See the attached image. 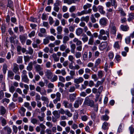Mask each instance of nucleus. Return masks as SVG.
<instances>
[{"label": "nucleus", "instance_id": "nucleus-1", "mask_svg": "<svg viewBox=\"0 0 134 134\" xmlns=\"http://www.w3.org/2000/svg\"><path fill=\"white\" fill-rule=\"evenodd\" d=\"M99 33L98 36V38L100 40L105 41L107 40V37H109V31H105L104 29H101L99 31Z\"/></svg>", "mask_w": 134, "mask_h": 134}, {"label": "nucleus", "instance_id": "nucleus-2", "mask_svg": "<svg viewBox=\"0 0 134 134\" xmlns=\"http://www.w3.org/2000/svg\"><path fill=\"white\" fill-rule=\"evenodd\" d=\"M83 105H86L93 107L94 106V102L93 100H90L88 97H86L85 98Z\"/></svg>", "mask_w": 134, "mask_h": 134}, {"label": "nucleus", "instance_id": "nucleus-3", "mask_svg": "<svg viewBox=\"0 0 134 134\" xmlns=\"http://www.w3.org/2000/svg\"><path fill=\"white\" fill-rule=\"evenodd\" d=\"M83 99L80 97H78L75 100L74 104V107L75 108H78L79 105H81L83 101Z\"/></svg>", "mask_w": 134, "mask_h": 134}, {"label": "nucleus", "instance_id": "nucleus-4", "mask_svg": "<svg viewBox=\"0 0 134 134\" xmlns=\"http://www.w3.org/2000/svg\"><path fill=\"white\" fill-rule=\"evenodd\" d=\"M109 27L110 29L111 33L114 35L115 36L117 30L113 23H110Z\"/></svg>", "mask_w": 134, "mask_h": 134}, {"label": "nucleus", "instance_id": "nucleus-5", "mask_svg": "<svg viewBox=\"0 0 134 134\" xmlns=\"http://www.w3.org/2000/svg\"><path fill=\"white\" fill-rule=\"evenodd\" d=\"M108 22V20L106 18L104 17L101 18L99 20L100 25L103 27L106 26Z\"/></svg>", "mask_w": 134, "mask_h": 134}, {"label": "nucleus", "instance_id": "nucleus-6", "mask_svg": "<svg viewBox=\"0 0 134 134\" xmlns=\"http://www.w3.org/2000/svg\"><path fill=\"white\" fill-rule=\"evenodd\" d=\"M56 98L53 100V102L55 104L57 103L58 102H59L61 100V94L59 92H57L55 94Z\"/></svg>", "mask_w": 134, "mask_h": 134}, {"label": "nucleus", "instance_id": "nucleus-7", "mask_svg": "<svg viewBox=\"0 0 134 134\" xmlns=\"http://www.w3.org/2000/svg\"><path fill=\"white\" fill-rule=\"evenodd\" d=\"M45 74L47 78L49 79H51L53 76V73L49 70H47L45 72Z\"/></svg>", "mask_w": 134, "mask_h": 134}, {"label": "nucleus", "instance_id": "nucleus-8", "mask_svg": "<svg viewBox=\"0 0 134 134\" xmlns=\"http://www.w3.org/2000/svg\"><path fill=\"white\" fill-rule=\"evenodd\" d=\"M60 1H57L56 3L54 4V10L57 12H58L59 10V5Z\"/></svg>", "mask_w": 134, "mask_h": 134}, {"label": "nucleus", "instance_id": "nucleus-9", "mask_svg": "<svg viewBox=\"0 0 134 134\" xmlns=\"http://www.w3.org/2000/svg\"><path fill=\"white\" fill-rule=\"evenodd\" d=\"M84 81L83 78L82 77H79L78 78L74 79V83L77 84H79L80 83H82Z\"/></svg>", "mask_w": 134, "mask_h": 134}, {"label": "nucleus", "instance_id": "nucleus-10", "mask_svg": "<svg viewBox=\"0 0 134 134\" xmlns=\"http://www.w3.org/2000/svg\"><path fill=\"white\" fill-rule=\"evenodd\" d=\"M19 66L15 63H14L13 64V71L15 73H16L17 72L19 71Z\"/></svg>", "mask_w": 134, "mask_h": 134}, {"label": "nucleus", "instance_id": "nucleus-11", "mask_svg": "<svg viewBox=\"0 0 134 134\" xmlns=\"http://www.w3.org/2000/svg\"><path fill=\"white\" fill-rule=\"evenodd\" d=\"M22 81L26 83H28L29 82V80L28 79L27 75H21Z\"/></svg>", "mask_w": 134, "mask_h": 134}, {"label": "nucleus", "instance_id": "nucleus-12", "mask_svg": "<svg viewBox=\"0 0 134 134\" xmlns=\"http://www.w3.org/2000/svg\"><path fill=\"white\" fill-rule=\"evenodd\" d=\"M98 8L99 11L101 14L104 15L105 14V11L104 10V8L102 6L99 5Z\"/></svg>", "mask_w": 134, "mask_h": 134}, {"label": "nucleus", "instance_id": "nucleus-13", "mask_svg": "<svg viewBox=\"0 0 134 134\" xmlns=\"http://www.w3.org/2000/svg\"><path fill=\"white\" fill-rule=\"evenodd\" d=\"M83 32V30L82 28H79L76 30V33L77 36H80L82 34Z\"/></svg>", "mask_w": 134, "mask_h": 134}, {"label": "nucleus", "instance_id": "nucleus-14", "mask_svg": "<svg viewBox=\"0 0 134 134\" xmlns=\"http://www.w3.org/2000/svg\"><path fill=\"white\" fill-rule=\"evenodd\" d=\"M82 36L83 37L81 40L84 43L87 42L88 40V37L87 35L85 33L82 34Z\"/></svg>", "mask_w": 134, "mask_h": 134}, {"label": "nucleus", "instance_id": "nucleus-15", "mask_svg": "<svg viewBox=\"0 0 134 134\" xmlns=\"http://www.w3.org/2000/svg\"><path fill=\"white\" fill-rule=\"evenodd\" d=\"M41 99L42 100L44 101L46 104H48L49 102V99L47 97L43 96H42L41 97Z\"/></svg>", "mask_w": 134, "mask_h": 134}, {"label": "nucleus", "instance_id": "nucleus-16", "mask_svg": "<svg viewBox=\"0 0 134 134\" xmlns=\"http://www.w3.org/2000/svg\"><path fill=\"white\" fill-rule=\"evenodd\" d=\"M33 63L32 62H30L28 64V66L26 67L27 70L29 71H31L33 68Z\"/></svg>", "mask_w": 134, "mask_h": 134}, {"label": "nucleus", "instance_id": "nucleus-17", "mask_svg": "<svg viewBox=\"0 0 134 134\" xmlns=\"http://www.w3.org/2000/svg\"><path fill=\"white\" fill-rule=\"evenodd\" d=\"M3 129L4 131L7 132V134H10L11 133L12 131V129L8 126H5Z\"/></svg>", "mask_w": 134, "mask_h": 134}, {"label": "nucleus", "instance_id": "nucleus-18", "mask_svg": "<svg viewBox=\"0 0 134 134\" xmlns=\"http://www.w3.org/2000/svg\"><path fill=\"white\" fill-rule=\"evenodd\" d=\"M71 48V51L72 53L74 54L75 52V50L76 48V44L74 43L71 44L70 46Z\"/></svg>", "mask_w": 134, "mask_h": 134}, {"label": "nucleus", "instance_id": "nucleus-19", "mask_svg": "<svg viewBox=\"0 0 134 134\" xmlns=\"http://www.w3.org/2000/svg\"><path fill=\"white\" fill-rule=\"evenodd\" d=\"M76 93L71 94L69 96V98L71 102L74 101L76 98Z\"/></svg>", "mask_w": 134, "mask_h": 134}, {"label": "nucleus", "instance_id": "nucleus-20", "mask_svg": "<svg viewBox=\"0 0 134 134\" xmlns=\"http://www.w3.org/2000/svg\"><path fill=\"white\" fill-rule=\"evenodd\" d=\"M107 44L106 42H104L101 44L100 46V48L101 50L105 49L107 46Z\"/></svg>", "mask_w": 134, "mask_h": 134}, {"label": "nucleus", "instance_id": "nucleus-21", "mask_svg": "<svg viewBox=\"0 0 134 134\" xmlns=\"http://www.w3.org/2000/svg\"><path fill=\"white\" fill-rule=\"evenodd\" d=\"M0 120L2 123V125L3 126H4L6 125L7 124L6 120L3 117L1 116L0 117Z\"/></svg>", "mask_w": 134, "mask_h": 134}, {"label": "nucleus", "instance_id": "nucleus-22", "mask_svg": "<svg viewBox=\"0 0 134 134\" xmlns=\"http://www.w3.org/2000/svg\"><path fill=\"white\" fill-rule=\"evenodd\" d=\"M52 56L55 62H57L59 61V58L57 57V55L56 54L53 53L52 55Z\"/></svg>", "mask_w": 134, "mask_h": 134}, {"label": "nucleus", "instance_id": "nucleus-23", "mask_svg": "<svg viewBox=\"0 0 134 134\" xmlns=\"http://www.w3.org/2000/svg\"><path fill=\"white\" fill-rule=\"evenodd\" d=\"M57 34H62L63 31V28L61 26H58L57 27Z\"/></svg>", "mask_w": 134, "mask_h": 134}, {"label": "nucleus", "instance_id": "nucleus-24", "mask_svg": "<svg viewBox=\"0 0 134 134\" xmlns=\"http://www.w3.org/2000/svg\"><path fill=\"white\" fill-rule=\"evenodd\" d=\"M35 69L36 71V72H39L41 71L42 68H41L40 65L38 64H36L35 66Z\"/></svg>", "mask_w": 134, "mask_h": 134}, {"label": "nucleus", "instance_id": "nucleus-25", "mask_svg": "<svg viewBox=\"0 0 134 134\" xmlns=\"http://www.w3.org/2000/svg\"><path fill=\"white\" fill-rule=\"evenodd\" d=\"M89 20V17L88 16H86L85 17L83 16L81 18V21H84L86 23H87Z\"/></svg>", "mask_w": 134, "mask_h": 134}, {"label": "nucleus", "instance_id": "nucleus-26", "mask_svg": "<svg viewBox=\"0 0 134 134\" xmlns=\"http://www.w3.org/2000/svg\"><path fill=\"white\" fill-rule=\"evenodd\" d=\"M0 111L1 114L2 115L4 114L6 112V110L5 108L2 106L0 107Z\"/></svg>", "mask_w": 134, "mask_h": 134}, {"label": "nucleus", "instance_id": "nucleus-27", "mask_svg": "<svg viewBox=\"0 0 134 134\" xmlns=\"http://www.w3.org/2000/svg\"><path fill=\"white\" fill-rule=\"evenodd\" d=\"M53 114L54 116L57 119H58L60 117V114L58 113L57 111H54L53 112Z\"/></svg>", "mask_w": 134, "mask_h": 134}, {"label": "nucleus", "instance_id": "nucleus-28", "mask_svg": "<svg viewBox=\"0 0 134 134\" xmlns=\"http://www.w3.org/2000/svg\"><path fill=\"white\" fill-rule=\"evenodd\" d=\"M24 106L25 107L27 108L29 110H32L31 107L30 105V103L28 102H25L24 103Z\"/></svg>", "mask_w": 134, "mask_h": 134}, {"label": "nucleus", "instance_id": "nucleus-29", "mask_svg": "<svg viewBox=\"0 0 134 134\" xmlns=\"http://www.w3.org/2000/svg\"><path fill=\"white\" fill-rule=\"evenodd\" d=\"M14 74L13 72L11 71H9L8 73V76L11 79H13Z\"/></svg>", "mask_w": 134, "mask_h": 134}, {"label": "nucleus", "instance_id": "nucleus-30", "mask_svg": "<svg viewBox=\"0 0 134 134\" xmlns=\"http://www.w3.org/2000/svg\"><path fill=\"white\" fill-rule=\"evenodd\" d=\"M121 28L122 31H127L129 29V27L127 26H124L123 25H121Z\"/></svg>", "mask_w": 134, "mask_h": 134}, {"label": "nucleus", "instance_id": "nucleus-31", "mask_svg": "<svg viewBox=\"0 0 134 134\" xmlns=\"http://www.w3.org/2000/svg\"><path fill=\"white\" fill-rule=\"evenodd\" d=\"M7 70V66L6 64H3V73L4 74H5L6 73V71Z\"/></svg>", "mask_w": 134, "mask_h": 134}, {"label": "nucleus", "instance_id": "nucleus-32", "mask_svg": "<svg viewBox=\"0 0 134 134\" xmlns=\"http://www.w3.org/2000/svg\"><path fill=\"white\" fill-rule=\"evenodd\" d=\"M42 116H41L38 115L37 116V118L39 119L40 121H42L44 120V118L45 116V114L44 113H42L41 114Z\"/></svg>", "mask_w": 134, "mask_h": 134}, {"label": "nucleus", "instance_id": "nucleus-33", "mask_svg": "<svg viewBox=\"0 0 134 134\" xmlns=\"http://www.w3.org/2000/svg\"><path fill=\"white\" fill-rule=\"evenodd\" d=\"M101 59L100 58H98L97 59L95 63V66H97L101 62Z\"/></svg>", "mask_w": 134, "mask_h": 134}, {"label": "nucleus", "instance_id": "nucleus-34", "mask_svg": "<svg viewBox=\"0 0 134 134\" xmlns=\"http://www.w3.org/2000/svg\"><path fill=\"white\" fill-rule=\"evenodd\" d=\"M108 123L106 122H104L102 126V128L104 130H106L108 129Z\"/></svg>", "mask_w": 134, "mask_h": 134}, {"label": "nucleus", "instance_id": "nucleus-35", "mask_svg": "<svg viewBox=\"0 0 134 134\" xmlns=\"http://www.w3.org/2000/svg\"><path fill=\"white\" fill-rule=\"evenodd\" d=\"M94 40L93 37H91L89 39L88 44L89 45H92L93 44Z\"/></svg>", "mask_w": 134, "mask_h": 134}, {"label": "nucleus", "instance_id": "nucleus-36", "mask_svg": "<svg viewBox=\"0 0 134 134\" xmlns=\"http://www.w3.org/2000/svg\"><path fill=\"white\" fill-rule=\"evenodd\" d=\"M104 72L103 71L100 70L98 71L97 74L98 77L100 78H101L103 76Z\"/></svg>", "mask_w": 134, "mask_h": 134}, {"label": "nucleus", "instance_id": "nucleus-37", "mask_svg": "<svg viewBox=\"0 0 134 134\" xmlns=\"http://www.w3.org/2000/svg\"><path fill=\"white\" fill-rule=\"evenodd\" d=\"M23 57L22 56H18L17 59V62L18 63H21L23 62Z\"/></svg>", "mask_w": 134, "mask_h": 134}, {"label": "nucleus", "instance_id": "nucleus-38", "mask_svg": "<svg viewBox=\"0 0 134 134\" xmlns=\"http://www.w3.org/2000/svg\"><path fill=\"white\" fill-rule=\"evenodd\" d=\"M38 120L35 118H32L31 119V122L34 124H37Z\"/></svg>", "mask_w": 134, "mask_h": 134}, {"label": "nucleus", "instance_id": "nucleus-39", "mask_svg": "<svg viewBox=\"0 0 134 134\" xmlns=\"http://www.w3.org/2000/svg\"><path fill=\"white\" fill-rule=\"evenodd\" d=\"M69 40V37L67 36H65L63 37V42L64 43H66L67 41Z\"/></svg>", "mask_w": 134, "mask_h": 134}, {"label": "nucleus", "instance_id": "nucleus-40", "mask_svg": "<svg viewBox=\"0 0 134 134\" xmlns=\"http://www.w3.org/2000/svg\"><path fill=\"white\" fill-rule=\"evenodd\" d=\"M111 5L113 6H114V8H116L117 7V4L116 1L115 0H111Z\"/></svg>", "mask_w": 134, "mask_h": 134}, {"label": "nucleus", "instance_id": "nucleus-41", "mask_svg": "<svg viewBox=\"0 0 134 134\" xmlns=\"http://www.w3.org/2000/svg\"><path fill=\"white\" fill-rule=\"evenodd\" d=\"M66 45L63 44H62L60 46V50L62 51H63L66 49Z\"/></svg>", "mask_w": 134, "mask_h": 134}, {"label": "nucleus", "instance_id": "nucleus-42", "mask_svg": "<svg viewBox=\"0 0 134 134\" xmlns=\"http://www.w3.org/2000/svg\"><path fill=\"white\" fill-rule=\"evenodd\" d=\"M92 6V4L89 3H87L83 6V8L85 10L87 9L88 8L91 7Z\"/></svg>", "mask_w": 134, "mask_h": 134}, {"label": "nucleus", "instance_id": "nucleus-43", "mask_svg": "<svg viewBox=\"0 0 134 134\" xmlns=\"http://www.w3.org/2000/svg\"><path fill=\"white\" fill-rule=\"evenodd\" d=\"M0 0V8L2 9H3L5 7V2H1V1L2 2L3 1V0Z\"/></svg>", "mask_w": 134, "mask_h": 134}, {"label": "nucleus", "instance_id": "nucleus-44", "mask_svg": "<svg viewBox=\"0 0 134 134\" xmlns=\"http://www.w3.org/2000/svg\"><path fill=\"white\" fill-rule=\"evenodd\" d=\"M24 58L25 63L29 62L30 60V58L28 56H24Z\"/></svg>", "mask_w": 134, "mask_h": 134}, {"label": "nucleus", "instance_id": "nucleus-45", "mask_svg": "<svg viewBox=\"0 0 134 134\" xmlns=\"http://www.w3.org/2000/svg\"><path fill=\"white\" fill-rule=\"evenodd\" d=\"M76 7L75 6L73 5L71 6L69 9V10L70 12L72 13L76 10Z\"/></svg>", "mask_w": 134, "mask_h": 134}, {"label": "nucleus", "instance_id": "nucleus-46", "mask_svg": "<svg viewBox=\"0 0 134 134\" xmlns=\"http://www.w3.org/2000/svg\"><path fill=\"white\" fill-rule=\"evenodd\" d=\"M68 59L71 62L74 63V57L72 55H69L68 56Z\"/></svg>", "mask_w": 134, "mask_h": 134}, {"label": "nucleus", "instance_id": "nucleus-47", "mask_svg": "<svg viewBox=\"0 0 134 134\" xmlns=\"http://www.w3.org/2000/svg\"><path fill=\"white\" fill-rule=\"evenodd\" d=\"M84 14H86L85 10H83L81 12H78L77 13V15L78 16H80Z\"/></svg>", "mask_w": 134, "mask_h": 134}, {"label": "nucleus", "instance_id": "nucleus-48", "mask_svg": "<svg viewBox=\"0 0 134 134\" xmlns=\"http://www.w3.org/2000/svg\"><path fill=\"white\" fill-rule=\"evenodd\" d=\"M134 19V15L133 13H131L129 14V18L128 19V20L130 21L132 19Z\"/></svg>", "mask_w": 134, "mask_h": 134}, {"label": "nucleus", "instance_id": "nucleus-49", "mask_svg": "<svg viewBox=\"0 0 134 134\" xmlns=\"http://www.w3.org/2000/svg\"><path fill=\"white\" fill-rule=\"evenodd\" d=\"M87 53L86 52H85L83 54V60H86L87 59Z\"/></svg>", "mask_w": 134, "mask_h": 134}, {"label": "nucleus", "instance_id": "nucleus-50", "mask_svg": "<svg viewBox=\"0 0 134 134\" xmlns=\"http://www.w3.org/2000/svg\"><path fill=\"white\" fill-rule=\"evenodd\" d=\"M75 88L74 86H71L68 90V91L70 92H72L75 91Z\"/></svg>", "mask_w": 134, "mask_h": 134}, {"label": "nucleus", "instance_id": "nucleus-51", "mask_svg": "<svg viewBox=\"0 0 134 134\" xmlns=\"http://www.w3.org/2000/svg\"><path fill=\"white\" fill-rule=\"evenodd\" d=\"M40 93V94L42 95H46L47 94L46 91L44 89H43L41 90Z\"/></svg>", "mask_w": 134, "mask_h": 134}, {"label": "nucleus", "instance_id": "nucleus-52", "mask_svg": "<svg viewBox=\"0 0 134 134\" xmlns=\"http://www.w3.org/2000/svg\"><path fill=\"white\" fill-rule=\"evenodd\" d=\"M16 36L14 35L13 36L11 37H10V41L12 43H15V39H16Z\"/></svg>", "mask_w": 134, "mask_h": 134}, {"label": "nucleus", "instance_id": "nucleus-53", "mask_svg": "<svg viewBox=\"0 0 134 134\" xmlns=\"http://www.w3.org/2000/svg\"><path fill=\"white\" fill-rule=\"evenodd\" d=\"M58 79L57 76L56 75H54L53 77L51 79V81L52 82L55 81L57 80Z\"/></svg>", "mask_w": 134, "mask_h": 134}, {"label": "nucleus", "instance_id": "nucleus-54", "mask_svg": "<svg viewBox=\"0 0 134 134\" xmlns=\"http://www.w3.org/2000/svg\"><path fill=\"white\" fill-rule=\"evenodd\" d=\"M91 22L93 23H95L96 22V20L95 18L94 17L93 14H92L91 15Z\"/></svg>", "mask_w": 134, "mask_h": 134}, {"label": "nucleus", "instance_id": "nucleus-55", "mask_svg": "<svg viewBox=\"0 0 134 134\" xmlns=\"http://www.w3.org/2000/svg\"><path fill=\"white\" fill-rule=\"evenodd\" d=\"M9 91L10 92L13 93L15 91V88L13 86H11L9 88Z\"/></svg>", "mask_w": 134, "mask_h": 134}, {"label": "nucleus", "instance_id": "nucleus-56", "mask_svg": "<svg viewBox=\"0 0 134 134\" xmlns=\"http://www.w3.org/2000/svg\"><path fill=\"white\" fill-rule=\"evenodd\" d=\"M82 120L83 121H86L88 119V117L86 115L82 116H81Z\"/></svg>", "mask_w": 134, "mask_h": 134}, {"label": "nucleus", "instance_id": "nucleus-57", "mask_svg": "<svg viewBox=\"0 0 134 134\" xmlns=\"http://www.w3.org/2000/svg\"><path fill=\"white\" fill-rule=\"evenodd\" d=\"M81 56V53L80 52H76L75 54V56L76 58H80Z\"/></svg>", "mask_w": 134, "mask_h": 134}, {"label": "nucleus", "instance_id": "nucleus-58", "mask_svg": "<svg viewBox=\"0 0 134 134\" xmlns=\"http://www.w3.org/2000/svg\"><path fill=\"white\" fill-rule=\"evenodd\" d=\"M59 79L60 81L64 82H65V78L61 76H59Z\"/></svg>", "mask_w": 134, "mask_h": 134}, {"label": "nucleus", "instance_id": "nucleus-59", "mask_svg": "<svg viewBox=\"0 0 134 134\" xmlns=\"http://www.w3.org/2000/svg\"><path fill=\"white\" fill-rule=\"evenodd\" d=\"M65 114L66 115L68 116L69 117H71L72 115V114L68 110H66V112Z\"/></svg>", "mask_w": 134, "mask_h": 134}, {"label": "nucleus", "instance_id": "nucleus-60", "mask_svg": "<svg viewBox=\"0 0 134 134\" xmlns=\"http://www.w3.org/2000/svg\"><path fill=\"white\" fill-rule=\"evenodd\" d=\"M47 37L49 40H50L52 41H54L55 40L54 37L52 35L48 36Z\"/></svg>", "mask_w": 134, "mask_h": 134}, {"label": "nucleus", "instance_id": "nucleus-61", "mask_svg": "<svg viewBox=\"0 0 134 134\" xmlns=\"http://www.w3.org/2000/svg\"><path fill=\"white\" fill-rule=\"evenodd\" d=\"M114 47L115 48L119 49L120 48V46L119 44V42L116 41L115 42L114 44Z\"/></svg>", "mask_w": 134, "mask_h": 134}, {"label": "nucleus", "instance_id": "nucleus-62", "mask_svg": "<svg viewBox=\"0 0 134 134\" xmlns=\"http://www.w3.org/2000/svg\"><path fill=\"white\" fill-rule=\"evenodd\" d=\"M125 42L127 44H129L131 41V37L130 36H128L125 39Z\"/></svg>", "mask_w": 134, "mask_h": 134}, {"label": "nucleus", "instance_id": "nucleus-63", "mask_svg": "<svg viewBox=\"0 0 134 134\" xmlns=\"http://www.w3.org/2000/svg\"><path fill=\"white\" fill-rule=\"evenodd\" d=\"M49 42V40L47 38V37L43 40V43L44 44H46L48 43Z\"/></svg>", "mask_w": 134, "mask_h": 134}, {"label": "nucleus", "instance_id": "nucleus-64", "mask_svg": "<svg viewBox=\"0 0 134 134\" xmlns=\"http://www.w3.org/2000/svg\"><path fill=\"white\" fill-rule=\"evenodd\" d=\"M47 87L48 88L53 89L54 87V86L53 84L50 82L48 84Z\"/></svg>", "mask_w": 134, "mask_h": 134}]
</instances>
